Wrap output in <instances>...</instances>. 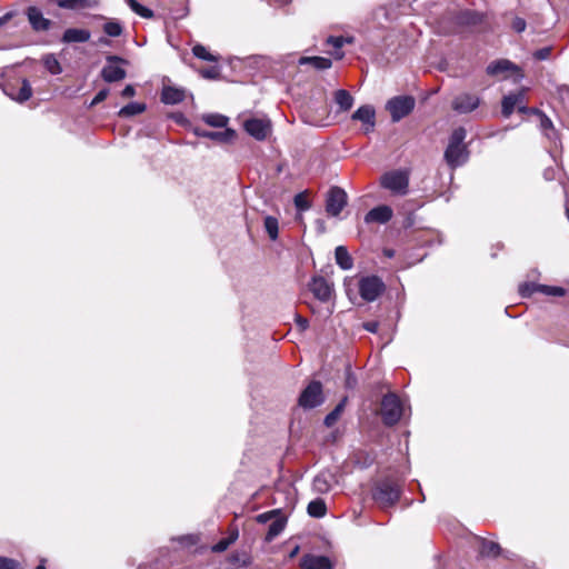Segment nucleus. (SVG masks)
<instances>
[{
    "instance_id": "nucleus-1",
    "label": "nucleus",
    "mask_w": 569,
    "mask_h": 569,
    "mask_svg": "<svg viewBox=\"0 0 569 569\" xmlns=\"http://www.w3.org/2000/svg\"><path fill=\"white\" fill-rule=\"evenodd\" d=\"M403 403L400 398L389 392L381 399L380 416L386 426H395L403 416Z\"/></svg>"
},
{
    "instance_id": "nucleus-2",
    "label": "nucleus",
    "mask_w": 569,
    "mask_h": 569,
    "mask_svg": "<svg viewBox=\"0 0 569 569\" xmlns=\"http://www.w3.org/2000/svg\"><path fill=\"white\" fill-rule=\"evenodd\" d=\"M381 187L397 196H405L409 190V176L402 170L386 172L380 180Z\"/></svg>"
},
{
    "instance_id": "nucleus-3",
    "label": "nucleus",
    "mask_w": 569,
    "mask_h": 569,
    "mask_svg": "<svg viewBox=\"0 0 569 569\" xmlns=\"http://www.w3.org/2000/svg\"><path fill=\"white\" fill-rule=\"evenodd\" d=\"M399 497V483L389 479L381 481L373 492L375 500L383 508L395 505Z\"/></svg>"
},
{
    "instance_id": "nucleus-4",
    "label": "nucleus",
    "mask_w": 569,
    "mask_h": 569,
    "mask_svg": "<svg viewBox=\"0 0 569 569\" xmlns=\"http://www.w3.org/2000/svg\"><path fill=\"white\" fill-rule=\"evenodd\" d=\"M393 122L400 121L415 108V99L410 96H398L390 99L386 104Z\"/></svg>"
},
{
    "instance_id": "nucleus-5",
    "label": "nucleus",
    "mask_w": 569,
    "mask_h": 569,
    "mask_svg": "<svg viewBox=\"0 0 569 569\" xmlns=\"http://www.w3.org/2000/svg\"><path fill=\"white\" fill-rule=\"evenodd\" d=\"M322 386L319 381H311L299 397V406L305 409H312L323 402Z\"/></svg>"
},
{
    "instance_id": "nucleus-6",
    "label": "nucleus",
    "mask_w": 569,
    "mask_h": 569,
    "mask_svg": "<svg viewBox=\"0 0 569 569\" xmlns=\"http://www.w3.org/2000/svg\"><path fill=\"white\" fill-rule=\"evenodd\" d=\"M348 196L340 187H332L326 199V211L329 216L337 217L347 206Z\"/></svg>"
},
{
    "instance_id": "nucleus-7",
    "label": "nucleus",
    "mask_w": 569,
    "mask_h": 569,
    "mask_svg": "<svg viewBox=\"0 0 569 569\" xmlns=\"http://www.w3.org/2000/svg\"><path fill=\"white\" fill-rule=\"evenodd\" d=\"M383 290V282L376 276L362 278L359 282L360 296L366 301H375Z\"/></svg>"
},
{
    "instance_id": "nucleus-8",
    "label": "nucleus",
    "mask_w": 569,
    "mask_h": 569,
    "mask_svg": "<svg viewBox=\"0 0 569 569\" xmlns=\"http://www.w3.org/2000/svg\"><path fill=\"white\" fill-rule=\"evenodd\" d=\"M127 61L117 56H110L107 58V64L101 71V76L107 82H117L126 78V70L120 66Z\"/></svg>"
},
{
    "instance_id": "nucleus-9",
    "label": "nucleus",
    "mask_w": 569,
    "mask_h": 569,
    "mask_svg": "<svg viewBox=\"0 0 569 569\" xmlns=\"http://www.w3.org/2000/svg\"><path fill=\"white\" fill-rule=\"evenodd\" d=\"M535 292H540L546 296L562 297L566 295V289L557 286L539 284L533 282H526L519 286V293L521 297H530Z\"/></svg>"
},
{
    "instance_id": "nucleus-10",
    "label": "nucleus",
    "mask_w": 569,
    "mask_h": 569,
    "mask_svg": "<svg viewBox=\"0 0 569 569\" xmlns=\"http://www.w3.org/2000/svg\"><path fill=\"white\" fill-rule=\"evenodd\" d=\"M244 130L257 140H264L271 133V122L267 118H251L244 121Z\"/></svg>"
},
{
    "instance_id": "nucleus-11",
    "label": "nucleus",
    "mask_w": 569,
    "mask_h": 569,
    "mask_svg": "<svg viewBox=\"0 0 569 569\" xmlns=\"http://www.w3.org/2000/svg\"><path fill=\"white\" fill-rule=\"evenodd\" d=\"M480 104V98L477 94L463 92L455 97L451 107L459 113H469Z\"/></svg>"
},
{
    "instance_id": "nucleus-12",
    "label": "nucleus",
    "mask_w": 569,
    "mask_h": 569,
    "mask_svg": "<svg viewBox=\"0 0 569 569\" xmlns=\"http://www.w3.org/2000/svg\"><path fill=\"white\" fill-rule=\"evenodd\" d=\"M507 72L515 73L517 79H521L523 77L519 67L507 59L492 61L487 67V73L492 77H498Z\"/></svg>"
},
{
    "instance_id": "nucleus-13",
    "label": "nucleus",
    "mask_w": 569,
    "mask_h": 569,
    "mask_svg": "<svg viewBox=\"0 0 569 569\" xmlns=\"http://www.w3.org/2000/svg\"><path fill=\"white\" fill-rule=\"evenodd\" d=\"M445 159L451 168L463 164L468 159L466 146H449L445 151Z\"/></svg>"
},
{
    "instance_id": "nucleus-14",
    "label": "nucleus",
    "mask_w": 569,
    "mask_h": 569,
    "mask_svg": "<svg viewBox=\"0 0 569 569\" xmlns=\"http://www.w3.org/2000/svg\"><path fill=\"white\" fill-rule=\"evenodd\" d=\"M351 118L352 120L362 122L365 126V132H369L373 129L376 124L375 108L370 104L361 106L353 112Z\"/></svg>"
},
{
    "instance_id": "nucleus-15",
    "label": "nucleus",
    "mask_w": 569,
    "mask_h": 569,
    "mask_svg": "<svg viewBox=\"0 0 569 569\" xmlns=\"http://www.w3.org/2000/svg\"><path fill=\"white\" fill-rule=\"evenodd\" d=\"M311 292L321 301H328L332 295V286L323 277H315L309 284Z\"/></svg>"
},
{
    "instance_id": "nucleus-16",
    "label": "nucleus",
    "mask_w": 569,
    "mask_h": 569,
    "mask_svg": "<svg viewBox=\"0 0 569 569\" xmlns=\"http://www.w3.org/2000/svg\"><path fill=\"white\" fill-rule=\"evenodd\" d=\"M301 569H332V562L327 556L308 553L300 560Z\"/></svg>"
},
{
    "instance_id": "nucleus-17",
    "label": "nucleus",
    "mask_w": 569,
    "mask_h": 569,
    "mask_svg": "<svg viewBox=\"0 0 569 569\" xmlns=\"http://www.w3.org/2000/svg\"><path fill=\"white\" fill-rule=\"evenodd\" d=\"M392 209L387 204H382L368 211L365 216V221L366 223H387L392 218Z\"/></svg>"
},
{
    "instance_id": "nucleus-18",
    "label": "nucleus",
    "mask_w": 569,
    "mask_h": 569,
    "mask_svg": "<svg viewBox=\"0 0 569 569\" xmlns=\"http://www.w3.org/2000/svg\"><path fill=\"white\" fill-rule=\"evenodd\" d=\"M193 132L198 137L208 138L219 142H230L236 137V131L226 129L223 131H208L201 128H194Z\"/></svg>"
},
{
    "instance_id": "nucleus-19",
    "label": "nucleus",
    "mask_w": 569,
    "mask_h": 569,
    "mask_svg": "<svg viewBox=\"0 0 569 569\" xmlns=\"http://www.w3.org/2000/svg\"><path fill=\"white\" fill-rule=\"evenodd\" d=\"M27 14L31 27L36 31H47L50 28L51 21L44 18L38 8L30 7Z\"/></svg>"
},
{
    "instance_id": "nucleus-20",
    "label": "nucleus",
    "mask_w": 569,
    "mask_h": 569,
    "mask_svg": "<svg viewBox=\"0 0 569 569\" xmlns=\"http://www.w3.org/2000/svg\"><path fill=\"white\" fill-rule=\"evenodd\" d=\"M186 98V91L182 88L164 86L161 92V101L166 104H177Z\"/></svg>"
},
{
    "instance_id": "nucleus-21",
    "label": "nucleus",
    "mask_w": 569,
    "mask_h": 569,
    "mask_svg": "<svg viewBox=\"0 0 569 569\" xmlns=\"http://www.w3.org/2000/svg\"><path fill=\"white\" fill-rule=\"evenodd\" d=\"M91 33L87 29L70 28L67 29L62 36V41L66 43L87 42Z\"/></svg>"
},
{
    "instance_id": "nucleus-22",
    "label": "nucleus",
    "mask_w": 569,
    "mask_h": 569,
    "mask_svg": "<svg viewBox=\"0 0 569 569\" xmlns=\"http://www.w3.org/2000/svg\"><path fill=\"white\" fill-rule=\"evenodd\" d=\"M335 477L329 472H321L315 477L312 487L319 493L328 492L333 483Z\"/></svg>"
},
{
    "instance_id": "nucleus-23",
    "label": "nucleus",
    "mask_w": 569,
    "mask_h": 569,
    "mask_svg": "<svg viewBox=\"0 0 569 569\" xmlns=\"http://www.w3.org/2000/svg\"><path fill=\"white\" fill-rule=\"evenodd\" d=\"M98 0H58L57 4L60 8L69 10H81L97 7Z\"/></svg>"
},
{
    "instance_id": "nucleus-24",
    "label": "nucleus",
    "mask_w": 569,
    "mask_h": 569,
    "mask_svg": "<svg viewBox=\"0 0 569 569\" xmlns=\"http://www.w3.org/2000/svg\"><path fill=\"white\" fill-rule=\"evenodd\" d=\"M286 527V518L280 515H278L269 525L266 540L268 542L272 541L274 538H277L284 529Z\"/></svg>"
},
{
    "instance_id": "nucleus-25",
    "label": "nucleus",
    "mask_w": 569,
    "mask_h": 569,
    "mask_svg": "<svg viewBox=\"0 0 569 569\" xmlns=\"http://www.w3.org/2000/svg\"><path fill=\"white\" fill-rule=\"evenodd\" d=\"M337 264L343 270H350L353 266V260L348 250L343 246H338L335 250Z\"/></svg>"
},
{
    "instance_id": "nucleus-26",
    "label": "nucleus",
    "mask_w": 569,
    "mask_h": 569,
    "mask_svg": "<svg viewBox=\"0 0 569 569\" xmlns=\"http://www.w3.org/2000/svg\"><path fill=\"white\" fill-rule=\"evenodd\" d=\"M239 537V530L237 527H230L229 536L219 540L216 545L211 547L212 552H222L229 548L230 545L236 542Z\"/></svg>"
},
{
    "instance_id": "nucleus-27",
    "label": "nucleus",
    "mask_w": 569,
    "mask_h": 569,
    "mask_svg": "<svg viewBox=\"0 0 569 569\" xmlns=\"http://www.w3.org/2000/svg\"><path fill=\"white\" fill-rule=\"evenodd\" d=\"M299 64H311L317 70H326L331 68L332 62L330 59L323 57H301Z\"/></svg>"
},
{
    "instance_id": "nucleus-28",
    "label": "nucleus",
    "mask_w": 569,
    "mask_h": 569,
    "mask_svg": "<svg viewBox=\"0 0 569 569\" xmlns=\"http://www.w3.org/2000/svg\"><path fill=\"white\" fill-rule=\"evenodd\" d=\"M532 113L539 117L540 128L545 132L546 137L550 140H555L557 138V133L555 131L552 121L538 109H533Z\"/></svg>"
},
{
    "instance_id": "nucleus-29",
    "label": "nucleus",
    "mask_w": 569,
    "mask_h": 569,
    "mask_svg": "<svg viewBox=\"0 0 569 569\" xmlns=\"http://www.w3.org/2000/svg\"><path fill=\"white\" fill-rule=\"evenodd\" d=\"M335 101L341 111H348L353 104V97L347 90L340 89L335 92Z\"/></svg>"
},
{
    "instance_id": "nucleus-30",
    "label": "nucleus",
    "mask_w": 569,
    "mask_h": 569,
    "mask_svg": "<svg viewBox=\"0 0 569 569\" xmlns=\"http://www.w3.org/2000/svg\"><path fill=\"white\" fill-rule=\"evenodd\" d=\"M308 515L313 518H322L327 513V506L323 499L317 498L309 502Z\"/></svg>"
},
{
    "instance_id": "nucleus-31",
    "label": "nucleus",
    "mask_w": 569,
    "mask_h": 569,
    "mask_svg": "<svg viewBox=\"0 0 569 569\" xmlns=\"http://www.w3.org/2000/svg\"><path fill=\"white\" fill-rule=\"evenodd\" d=\"M7 96L11 97L13 100L18 102H24L32 96L31 84L27 79L22 80L21 88L18 93L14 94L12 92L4 91Z\"/></svg>"
},
{
    "instance_id": "nucleus-32",
    "label": "nucleus",
    "mask_w": 569,
    "mask_h": 569,
    "mask_svg": "<svg viewBox=\"0 0 569 569\" xmlns=\"http://www.w3.org/2000/svg\"><path fill=\"white\" fill-rule=\"evenodd\" d=\"M202 120L210 127L224 128L228 124L229 119L220 113H208L203 114Z\"/></svg>"
},
{
    "instance_id": "nucleus-33",
    "label": "nucleus",
    "mask_w": 569,
    "mask_h": 569,
    "mask_svg": "<svg viewBox=\"0 0 569 569\" xmlns=\"http://www.w3.org/2000/svg\"><path fill=\"white\" fill-rule=\"evenodd\" d=\"M146 110V104L140 102H130L119 110V116L123 118L140 114Z\"/></svg>"
},
{
    "instance_id": "nucleus-34",
    "label": "nucleus",
    "mask_w": 569,
    "mask_h": 569,
    "mask_svg": "<svg viewBox=\"0 0 569 569\" xmlns=\"http://www.w3.org/2000/svg\"><path fill=\"white\" fill-rule=\"evenodd\" d=\"M347 397H345L337 406L336 408L326 416L325 418V425L327 427H332L336 421L339 419L340 415L345 410L346 403H347Z\"/></svg>"
},
{
    "instance_id": "nucleus-35",
    "label": "nucleus",
    "mask_w": 569,
    "mask_h": 569,
    "mask_svg": "<svg viewBox=\"0 0 569 569\" xmlns=\"http://www.w3.org/2000/svg\"><path fill=\"white\" fill-rule=\"evenodd\" d=\"M228 561L236 567H248L251 563V557L246 551H237L229 556Z\"/></svg>"
},
{
    "instance_id": "nucleus-36",
    "label": "nucleus",
    "mask_w": 569,
    "mask_h": 569,
    "mask_svg": "<svg viewBox=\"0 0 569 569\" xmlns=\"http://www.w3.org/2000/svg\"><path fill=\"white\" fill-rule=\"evenodd\" d=\"M501 548L497 542L482 540L480 547V553L485 557H497L500 555Z\"/></svg>"
},
{
    "instance_id": "nucleus-37",
    "label": "nucleus",
    "mask_w": 569,
    "mask_h": 569,
    "mask_svg": "<svg viewBox=\"0 0 569 569\" xmlns=\"http://www.w3.org/2000/svg\"><path fill=\"white\" fill-rule=\"evenodd\" d=\"M43 66L51 74H60L62 68L58 59L53 54H46L42 58Z\"/></svg>"
},
{
    "instance_id": "nucleus-38",
    "label": "nucleus",
    "mask_w": 569,
    "mask_h": 569,
    "mask_svg": "<svg viewBox=\"0 0 569 569\" xmlns=\"http://www.w3.org/2000/svg\"><path fill=\"white\" fill-rule=\"evenodd\" d=\"M264 229L271 240H277L279 234L278 219L272 216H267L264 218Z\"/></svg>"
},
{
    "instance_id": "nucleus-39",
    "label": "nucleus",
    "mask_w": 569,
    "mask_h": 569,
    "mask_svg": "<svg viewBox=\"0 0 569 569\" xmlns=\"http://www.w3.org/2000/svg\"><path fill=\"white\" fill-rule=\"evenodd\" d=\"M126 2L129 6V8L138 16L146 18V19H150L153 17V11L151 9L140 4L138 1L126 0Z\"/></svg>"
},
{
    "instance_id": "nucleus-40",
    "label": "nucleus",
    "mask_w": 569,
    "mask_h": 569,
    "mask_svg": "<svg viewBox=\"0 0 569 569\" xmlns=\"http://www.w3.org/2000/svg\"><path fill=\"white\" fill-rule=\"evenodd\" d=\"M122 31V24L118 20H108L103 24V32L109 37H120Z\"/></svg>"
},
{
    "instance_id": "nucleus-41",
    "label": "nucleus",
    "mask_w": 569,
    "mask_h": 569,
    "mask_svg": "<svg viewBox=\"0 0 569 569\" xmlns=\"http://www.w3.org/2000/svg\"><path fill=\"white\" fill-rule=\"evenodd\" d=\"M346 39L343 37H329L327 39V43L332 46L335 49L330 52L336 59H341L343 57V52L340 50L345 44Z\"/></svg>"
},
{
    "instance_id": "nucleus-42",
    "label": "nucleus",
    "mask_w": 569,
    "mask_h": 569,
    "mask_svg": "<svg viewBox=\"0 0 569 569\" xmlns=\"http://www.w3.org/2000/svg\"><path fill=\"white\" fill-rule=\"evenodd\" d=\"M192 53L194 57L204 60V61H218V57L210 53L207 48L202 44H196L192 48Z\"/></svg>"
},
{
    "instance_id": "nucleus-43",
    "label": "nucleus",
    "mask_w": 569,
    "mask_h": 569,
    "mask_svg": "<svg viewBox=\"0 0 569 569\" xmlns=\"http://www.w3.org/2000/svg\"><path fill=\"white\" fill-rule=\"evenodd\" d=\"M501 107L503 117L509 118L513 112L515 108H518L517 99L512 98L510 94L505 96L501 102Z\"/></svg>"
},
{
    "instance_id": "nucleus-44",
    "label": "nucleus",
    "mask_w": 569,
    "mask_h": 569,
    "mask_svg": "<svg viewBox=\"0 0 569 569\" xmlns=\"http://www.w3.org/2000/svg\"><path fill=\"white\" fill-rule=\"evenodd\" d=\"M467 132L463 128H457L453 130L450 140L449 146H465L463 140L466 139Z\"/></svg>"
},
{
    "instance_id": "nucleus-45",
    "label": "nucleus",
    "mask_w": 569,
    "mask_h": 569,
    "mask_svg": "<svg viewBox=\"0 0 569 569\" xmlns=\"http://www.w3.org/2000/svg\"><path fill=\"white\" fill-rule=\"evenodd\" d=\"M293 202L299 211H306L310 208V202L308 201L307 196L303 192L296 194Z\"/></svg>"
},
{
    "instance_id": "nucleus-46",
    "label": "nucleus",
    "mask_w": 569,
    "mask_h": 569,
    "mask_svg": "<svg viewBox=\"0 0 569 569\" xmlns=\"http://www.w3.org/2000/svg\"><path fill=\"white\" fill-rule=\"evenodd\" d=\"M0 569H22L21 565L11 558L0 557Z\"/></svg>"
},
{
    "instance_id": "nucleus-47",
    "label": "nucleus",
    "mask_w": 569,
    "mask_h": 569,
    "mask_svg": "<svg viewBox=\"0 0 569 569\" xmlns=\"http://www.w3.org/2000/svg\"><path fill=\"white\" fill-rule=\"evenodd\" d=\"M280 510H271L268 512H263L257 516V522L259 523H267L270 520H273L278 515H280Z\"/></svg>"
},
{
    "instance_id": "nucleus-48",
    "label": "nucleus",
    "mask_w": 569,
    "mask_h": 569,
    "mask_svg": "<svg viewBox=\"0 0 569 569\" xmlns=\"http://www.w3.org/2000/svg\"><path fill=\"white\" fill-rule=\"evenodd\" d=\"M356 386H357V378L355 377V375L351 372L350 369H347V372H346V387L348 389H353Z\"/></svg>"
},
{
    "instance_id": "nucleus-49",
    "label": "nucleus",
    "mask_w": 569,
    "mask_h": 569,
    "mask_svg": "<svg viewBox=\"0 0 569 569\" xmlns=\"http://www.w3.org/2000/svg\"><path fill=\"white\" fill-rule=\"evenodd\" d=\"M551 53V48L549 47H546V48H542V49H539L537 50L533 56L537 60H546L549 58Z\"/></svg>"
},
{
    "instance_id": "nucleus-50",
    "label": "nucleus",
    "mask_w": 569,
    "mask_h": 569,
    "mask_svg": "<svg viewBox=\"0 0 569 569\" xmlns=\"http://www.w3.org/2000/svg\"><path fill=\"white\" fill-rule=\"evenodd\" d=\"M108 94H109V90H108V89H102V90H100V91L96 94V97L92 99V101H91V106H96V104H98V103H100V102L104 101V100L107 99Z\"/></svg>"
},
{
    "instance_id": "nucleus-51",
    "label": "nucleus",
    "mask_w": 569,
    "mask_h": 569,
    "mask_svg": "<svg viewBox=\"0 0 569 569\" xmlns=\"http://www.w3.org/2000/svg\"><path fill=\"white\" fill-rule=\"evenodd\" d=\"M512 28L517 32H522L526 29V21L522 18H515L512 21Z\"/></svg>"
},
{
    "instance_id": "nucleus-52",
    "label": "nucleus",
    "mask_w": 569,
    "mask_h": 569,
    "mask_svg": "<svg viewBox=\"0 0 569 569\" xmlns=\"http://www.w3.org/2000/svg\"><path fill=\"white\" fill-rule=\"evenodd\" d=\"M363 328L369 332L376 333L379 329V323L377 321H368L363 323Z\"/></svg>"
},
{
    "instance_id": "nucleus-53",
    "label": "nucleus",
    "mask_w": 569,
    "mask_h": 569,
    "mask_svg": "<svg viewBox=\"0 0 569 569\" xmlns=\"http://www.w3.org/2000/svg\"><path fill=\"white\" fill-rule=\"evenodd\" d=\"M201 74L207 79H213L218 76V70L216 68L206 69L201 71Z\"/></svg>"
},
{
    "instance_id": "nucleus-54",
    "label": "nucleus",
    "mask_w": 569,
    "mask_h": 569,
    "mask_svg": "<svg viewBox=\"0 0 569 569\" xmlns=\"http://www.w3.org/2000/svg\"><path fill=\"white\" fill-rule=\"evenodd\" d=\"M180 542L188 543V545H196L198 542V537L193 535L184 536L179 538Z\"/></svg>"
},
{
    "instance_id": "nucleus-55",
    "label": "nucleus",
    "mask_w": 569,
    "mask_h": 569,
    "mask_svg": "<svg viewBox=\"0 0 569 569\" xmlns=\"http://www.w3.org/2000/svg\"><path fill=\"white\" fill-rule=\"evenodd\" d=\"M134 93H136V90H134L133 86L128 84V86H126V87H124V89L122 90L121 96H122L123 98H131V97H133V96H134Z\"/></svg>"
},
{
    "instance_id": "nucleus-56",
    "label": "nucleus",
    "mask_w": 569,
    "mask_h": 569,
    "mask_svg": "<svg viewBox=\"0 0 569 569\" xmlns=\"http://www.w3.org/2000/svg\"><path fill=\"white\" fill-rule=\"evenodd\" d=\"M510 96L512 98L517 99V106H520V104L525 103V97H526L525 90H520V91H518L516 93H510Z\"/></svg>"
},
{
    "instance_id": "nucleus-57",
    "label": "nucleus",
    "mask_w": 569,
    "mask_h": 569,
    "mask_svg": "<svg viewBox=\"0 0 569 569\" xmlns=\"http://www.w3.org/2000/svg\"><path fill=\"white\" fill-rule=\"evenodd\" d=\"M296 322L301 330H306L309 326L308 320L306 318H302L301 316L296 317Z\"/></svg>"
},
{
    "instance_id": "nucleus-58",
    "label": "nucleus",
    "mask_w": 569,
    "mask_h": 569,
    "mask_svg": "<svg viewBox=\"0 0 569 569\" xmlns=\"http://www.w3.org/2000/svg\"><path fill=\"white\" fill-rule=\"evenodd\" d=\"M532 110L533 109H529L528 107H526L525 103L518 106V111L521 113H532Z\"/></svg>"
},
{
    "instance_id": "nucleus-59",
    "label": "nucleus",
    "mask_w": 569,
    "mask_h": 569,
    "mask_svg": "<svg viewBox=\"0 0 569 569\" xmlns=\"http://www.w3.org/2000/svg\"><path fill=\"white\" fill-rule=\"evenodd\" d=\"M10 18V14H6L3 18H0V27Z\"/></svg>"
},
{
    "instance_id": "nucleus-60",
    "label": "nucleus",
    "mask_w": 569,
    "mask_h": 569,
    "mask_svg": "<svg viewBox=\"0 0 569 569\" xmlns=\"http://www.w3.org/2000/svg\"><path fill=\"white\" fill-rule=\"evenodd\" d=\"M99 43H100V44H108V43H109V41H108L106 38H100V39H99Z\"/></svg>"
},
{
    "instance_id": "nucleus-61",
    "label": "nucleus",
    "mask_w": 569,
    "mask_h": 569,
    "mask_svg": "<svg viewBox=\"0 0 569 569\" xmlns=\"http://www.w3.org/2000/svg\"><path fill=\"white\" fill-rule=\"evenodd\" d=\"M385 253L389 258L393 257V251L392 250H386Z\"/></svg>"
},
{
    "instance_id": "nucleus-62",
    "label": "nucleus",
    "mask_w": 569,
    "mask_h": 569,
    "mask_svg": "<svg viewBox=\"0 0 569 569\" xmlns=\"http://www.w3.org/2000/svg\"><path fill=\"white\" fill-rule=\"evenodd\" d=\"M291 0H277V2H279L280 4H287L289 3Z\"/></svg>"
},
{
    "instance_id": "nucleus-63",
    "label": "nucleus",
    "mask_w": 569,
    "mask_h": 569,
    "mask_svg": "<svg viewBox=\"0 0 569 569\" xmlns=\"http://www.w3.org/2000/svg\"><path fill=\"white\" fill-rule=\"evenodd\" d=\"M36 569H46L43 563H40Z\"/></svg>"
},
{
    "instance_id": "nucleus-64",
    "label": "nucleus",
    "mask_w": 569,
    "mask_h": 569,
    "mask_svg": "<svg viewBox=\"0 0 569 569\" xmlns=\"http://www.w3.org/2000/svg\"><path fill=\"white\" fill-rule=\"evenodd\" d=\"M566 214H567V218L569 220V208L566 209Z\"/></svg>"
}]
</instances>
